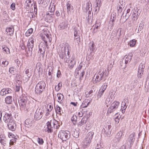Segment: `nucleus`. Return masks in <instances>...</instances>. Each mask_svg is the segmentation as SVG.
I'll list each match as a JSON object with an SVG mask.
<instances>
[{
	"label": "nucleus",
	"instance_id": "nucleus-1",
	"mask_svg": "<svg viewBox=\"0 0 149 149\" xmlns=\"http://www.w3.org/2000/svg\"><path fill=\"white\" fill-rule=\"evenodd\" d=\"M28 100V97L25 95H22L20 97L19 100V103L20 107L21 110H26L27 111L31 110L33 111L36 107V104L33 101V103L27 102Z\"/></svg>",
	"mask_w": 149,
	"mask_h": 149
},
{
	"label": "nucleus",
	"instance_id": "nucleus-2",
	"mask_svg": "<svg viewBox=\"0 0 149 149\" xmlns=\"http://www.w3.org/2000/svg\"><path fill=\"white\" fill-rule=\"evenodd\" d=\"M106 72V70L103 68H101L97 74L94 75L93 79L94 83H97L100 81L102 78V77Z\"/></svg>",
	"mask_w": 149,
	"mask_h": 149
},
{
	"label": "nucleus",
	"instance_id": "nucleus-3",
	"mask_svg": "<svg viewBox=\"0 0 149 149\" xmlns=\"http://www.w3.org/2000/svg\"><path fill=\"white\" fill-rule=\"evenodd\" d=\"M46 84L44 81H41L39 82L36 85L35 92L37 94L41 93L44 90Z\"/></svg>",
	"mask_w": 149,
	"mask_h": 149
},
{
	"label": "nucleus",
	"instance_id": "nucleus-4",
	"mask_svg": "<svg viewBox=\"0 0 149 149\" xmlns=\"http://www.w3.org/2000/svg\"><path fill=\"white\" fill-rule=\"evenodd\" d=\"M94 133L92 132H89L86 136L84 140L83 141V147L84 148H86L90 143L93 138Z\"/></svg>",
	"mask_w": 149,
	"mask_h": 149
},
{
	"label": "nucleus",
	"instance_id": "nucleus-5",
	"mask_svg": "<svg viewBox=\"0 0 149 149\" xmlns=\"http://www.w3.org/2000/svg\"><path fill=\"white\" fill-rule=\"evenodd\" d=\"M58 136L62 141H65L70 138V134L68 131L61 130L60 131Z\"/></svg>",
	"mask_w": 149,
	"mask_h": 149
},
{
	"label": "nucleus",
	"instance_id": "nucleus-6",
	"mask_svg": "<svg viewBox=\"0 0 149 149\" xmlns=\"http://www.w3.org/2000/svg\"><path fill=\"white\" fill-rule=\"evenodd\" d=\"M42 38L46 44L47 47L48 45L51 44L52 38L48 34H46L44 32L42 33L41 35Z\"/></svg>",
	"mask_w": 149,
	"mask_h": 149
},
{
	"label": "nucleus",
	"instance_id": "nucleus-7",
	"mask_svg": "<svg viewBox=\"0 0 149 149\" xmlns=\"http://www.w3.org/2000/svg\"><path fill=\"white\" fill-rule=\"evenodd\" d=\"M119 105L118 102L116 101L113 102L108 109L107 113H111L117 109Z\"/></svg>",
	"mask_w": 149,
	"mask_h": 149
},
{
	"label": "nucleus",
	"instance_id": "nucleus-8",
	"mask_svg": "<svg viewBox=\"0 0 149 149\" xmlns=\"http://www.w3.org/2000/svg\"><path fill=\"white\" fill-rule=\"evenodd\" d=\"M44 111L42 109H38L35 113L34 115V118L36 120H39L42 117V114Z\"/></svg>",
	"mask_w": 149,
	"mask_h": 149
},
{
	"label": "nucleus",
	"instance_id": "nucleus-9",
	"mask_svg": "<svg viewBox=\"0 0 149 149\" xmlns=\"http://www.w3.org/2000/svg\"><path fill=\"white\" fill-rule=\"evenodd\" d=\"M56 125L53 122L48 121L47 123V127L45 129V131L48 132H52L54 128L55 127Z\"/></svg>",
	"mask_w": 149,
	"mask_h": 149
},
{
	"label": "nucleus",
	"instance_id": "nucleus-10",
	"mask_svg": "<svg viewBox=\"0 0 149 149\" xmlns=\"http://www.w3.org/2000/svg\"><path fill=\"white\" fill-rule=\"evenodd\" d=\"M135 135V133H133L129 135L127 140V144L131 145L133 143L134 141Z\"/></svg>",
	"mask_w": 149,
	"mask_h": 149
},
{
	"label": "nucleus",
	"instance_id": "nucleus-11",
	"mask_svg": "<svg viewBox=\"0 0 149 149\" xmlns=\"http://www.w3.org/2000/svg\"><path fill=\"white\" fill-rule=\"evenodd\" d=\"M35 40L32 37L29 38L27 44V47L29 50H32V48L34 46V42Z\"/></svg>",
	"mask_w": 149,
	"mask_h": 149
},
{
	"label": "nucleus",
	"instance_id": "nucleus-12",
	"mask_svg": "<svg viewBox=\"0 0 149 149\" xmlns=\"http://www.w3.org/2000/svg\"><path fill=\"white\" fill-rule=\"evenodd\" d=\"M11 115L9 114L6 113L4 116L3 120L6 123H8L13 121L11 120Z\"/></svg>",
	"mask_w": 149,
	"mask_h": 149
},
{
	"label": "nucleus",
	"instance_id": "nucleus-13",
	"mask_svg": "<svg viewBox=\"0 0 149 149\" xmlns=\"http://www.w3.org/2000/svg\"><path fill=\"white\" fill-rule=\"evenodd\" d=\"M123 134V132L120 131L118 132L116 135L114 139L113 140V142L115 143H117L121 139Z\"/></svg>",
	"mask_w": 149,
	"mask_h": 149
},
{
	"label": "nucleus",
	"instance_id": "nucleus-14",
	"mask_svg": "<svg viewBox=\"0 0 149 149\" xmlns=\"http://www.w3.org/2000/svg\"><path fill=\"white\" fill-rule=\"evenodd\" d=\"M12 92V90L9 88L2 89L0 92V95L2 96L5 95L6 94L10 93Z\"/></svg>",
	"mask_w": 149,
	"mask_h": 149
},
{
	"label": "nucleus",
	"instance_id": "nucleus-15",
	"mask_svg": "<svg viewBox=\"0 0 149 149\" xmlns=\"http://www.w3.org/2000/svg\"><path fill=\"white\" fill-rule=\"evenodd\" d=\"M133 56L132 53H130L128 55H126L125 56L124 59L125 61V63L127 64L130 62Z\"/></svg>",
	"mask_w": 149,
	"mask_h": 149
},
{
	"label": "nucleus",
	"instance_id": "nucleus-16",
	"mask_svg": "<svg viewBox=\"0 0 149 149\" xmlns=\"http://www.w3.org/2000/svg\"><path fill=\"white\" fill-rule=\"evenodd\" d=\"M8 128L13 131H15L16 127V125L13 121L8 123Z\"/></svg>",
	"mask_w": 149,
	"mask_h": 149
},
{
	"label": "nucleus",
	"instance_id": "nucleus-17",
	"mask_svg": "<svg viewBox=\"0 0 149 149\" xmlns=\"http://www.w3.org/2000/svg\"><path fill=\"white\" fill-rule=\"evenodd\" d=\"M39 52L42 54H44L45 51V45L43 43H41L39 46Z\"/></svg>",
	"mask_w": 149,
	"mask_h": 149
},
{
	"label": "nucleus",
	"instance_id": "nucleus-18",
	"mask_svg": "<svg viewBox=\"0 0 149 149\" xmlns=\"http://www.w3.org/2000/svg\"><path fill=\"white\" fill-rule=\"evenodd\" d=\"M127 100H124V101L122 102V106L121 108V110L123 113H124L125 112V110L127 108L126 102H127Z\"/></svg>",
	"mask_w": 149,
	"mask_h": 149
},
{
	"label": "nucleus",
	"instance_id": "nucleus-19",
	"mask_svg": "<svg viewBox=\"0 0 149 149\" xmlns=\"http://www.w3.org/2000/svg\"><path fill=\"white\" fill-rule=\"evenodd\" d=\"M14 29L13 26L9 27L6 29V31L8 34L11 36L14 33Z\"/></svg>",
	"mask_w": 149,
	"mask_h": 149
},
{
	"label": "nucleus",
	"instance_id": "nucleus-20",
	"mask_svg": "<svg viewBox=\"0 0 149 149\" xmlns=\"http://www.w3.org/2000/svg\"><path fill=\"white\" fill-rule=\"evenodd\" d=\"M32 125L31 120L29 119H27L25 121V125L27 127H31Z\"/></svg>",
	"mask_w": 149,
	"mask_h": 149
},
{
	"label": "nucleus",
	"instance_id": "nucleus-21",
	"mask_svg": "<svg viewBox=\"0 0 149 149\" xmlns=\"http://www.w3.org/2000/svg\"><path fill=\"white\" fill-rule=\"evenodd\" d=\"M8 64V61L5 59H1L0 61V64L3 67H6Z\"/></svg>",
	"mask_w": 149,
	"mask_h": 149
},
{
	"label": "nucleus",
	"instance_id": "nucleus-22",
	"mask_svg": "<svg viewBox=\"0 0 149 149\" xmlns=\"http://www.w3.org/2000/svg\"><path fill=\"white\" fill-rule=\"evenodd\" d=\"M138 13L137 12H133L132 15V19L133 20L136 21L137 19L139 16Z\"/></svg>",
	"mask_w": 149,
	"mask_h": 149
},
{
	"label": "nucleus",
	"instance_id": "nucleus-23",
	"mask_svg": "<svg viewBox=\"0 0 149 149\" xmlns=\"http://www.w3.org/2000/svg\"><path fill=\"white\" fill-rule=\"evenodd\" d=\"M57 96L58 98V102L60 103L62 102L64 97L63 95L61 93H58Z\"/></svg>",
	"mask_w": 149,
	"mask_h": 149
},
{
	"label": "nucleus",
	"instance_id": "nucleus-24",
	"mask_svg": "<svg viewBox=\"0 0 149 149\" xmlns=\"http://www.w3.org/2000/svg\"><path fill=\"white\" fill-rule=\"evenodd\" d=\"M5 101L7 104H11L12 101V97L11 96L6 97L5 99Z\"/></svg>",
	"mask_w": 149,
	"mask_h": 149
},
{
	"label": "nucleus",
	"instance_id": "nucleus-25",
	"mask_svg": "<svg viewBox=\"0 0 149 149\" xmlns=\"http://www.w3.org/2000/svg\"><path fill=\"white\" fill-rule=\"evenodd\" d=\"M69 47V45L68 44L66 43L65 44L64 52H65V54L67 53V54H70Z\"/></svg>",
	"mask_w": 149,
	"mask_h": 149
},
{
	"label": "nucleus",
	"instance_id": "nucleus-26",
	"mask_svg": "<svg viewBox=\"0 0 149 149\" xmlns=\"http://www.w3.org/2000/svg\"><path fill=\"white\" fill-rule=\"evenodd\" d=\"M92 8L91 3L89 2L87 3L86 4V10L87 11L88 10V13H91V10Z\"/></svg>",
	"mask_w": 149,
	"mask_h": 149
},
{
	"label": "nucleus",
	"instance_id": "nucleus-27",
	"mask_svg": "<svg viewBox=\"0 0 149 149\" xmlns=\"http://www.w3.org/2000/svg\"><path fill=\"white\" fill-rule=\"evenodd\" d=\"M29 68H26L25 71V73L27 77H26L25 80L26 81L28 80L30 77L31 75L29 74Z\"/></svg>",
	"mask_w": 149,
	"mask_h": 149
},
{
	"label": "nucleus",
	"instance_id": "nucleus-28",
	"mask_svg": "<svg viewBox=\"0 0 149 149\" xmlns=\"http://www.w3.org/2000/svg\"><path fill=\"white\" fill-rule=\"evenodd\" d=\"M2 48L3 52L4 53H6L8 54H9L10 53L9 49L8 47L5 46H2Z\"/></svg>",
	"mask_w": 149,
	"mask_h": 149
},
{
	"label": "nucleus",
	"instance_id": "nucleus-29",
	"mask_svg": "<svg viewBox=\"0 0 149 149\" xmlns=\"http://www.w3.org/2000/svg\"><path fill=\"white\" fill-rule=\"evenodd\" d=\"M76 63L75 61V59L74 58L72 59L70 62V63L69 64V68H72L74 65Z\"/></svg>",
	"mask_w": 149,
	"mask_h": 149
},
{
	"label": "nucleus",
	"instance_id": "nucleus-30",
	"mask_svg": "<svg viewBox=\"0 0 149 149\" xmlns=\"http://www.w3.org/2000/svg\"><path fill=\"white\" fill-rule=\"evenodd\" d=\"M89 103V102L88 101V100H85L83 102L81 107L83 108L86 107L88 105Z\"/></svg>",
	"mask_w": 149,
	"mask_h": 149
},
{
	"label": "nucleus",
	"instance_id": "nucleus-31",
	"mask_svg": "<svg viewBox=\"0 0 149 149\" xmlns=\"http://www.w3.org/2000/svg\"><path fill=\"white\" fill-rule=\"evenodd\" d=\"M86 123V120L85 118H83L81 121L78 123L77 125L78 126H81L83 125L84 124H85Z\"/></svg>",
	"mask_w": 149,
	"mask_h": 149
},
{
	"label": "nucleus",
	"instance_id": "nucleus-32",
	"mask_svg": "<svg viewBox=\"0 0 149 149\" xmlns=\"http://www.w3.org/2000/svg\"><path fill=\"white\" fill-rule=\"evenodd\" d=\"M74 40L76 41L79 44V43L80 42V38L78 35H74Z\"/></svg>",
	"mask_w": 149,
	"mask_h": 149
},
{
	"label": "nucleus",
	"instance_id": "nucleus-33",
	"mask_svg": "<svg viewBox=\"0 0 149 149\" xmlns=\"http://www.w3.org/2000/svg\"><path fill=\"white\" fill-rule=\"evenodd\" d=\"M112 101V98L110 99L109 97L107 98L105 101V103L107 104V106H108V105H109L111 104Z\"/></svg>",
	"mask_w": 149,
	"mask_h": 149
},
{
	"label": "nucleus",
	"instance_id": "nucleus-34",
	"mask_svg": "<svg viewBox=\"0 0 149 149\" xmlns=\"http://www.w3.org/2000/svg\"><path fill=\"white\" fill-rule=\"evenodd\" d=\"M59 54L60 57L63 59V58L65 56V52L64 51L63 52L62 51H59Z\"/></svg>",
	"mask_w": 149,
	"mask_h": 149
},
{
	"label": "nucleus",
	"instance_id": "nucleus-35",
	"mask_svg": "<svg viewBox=\"0 0 149 149\" xmlns=\"http://www.w3.org/2000/svg\"><path fill=\"white\" fill-rule=\"evenodd\" d=\"M69 54H67V55H66V54H65V56L63 58V59H64V60L66 62H68L70 59V56H69Z\"/></svg>",
	"mask_w": 149,
	"mask_h": 149
},
{
	"label": "nucleus",
	"instance_id": "nucleus-36",
	"mask_svg": "<svg viewBox=\"0 0 149 149\" xmlns=\"http://www.w3.org/2000/svg\"><path fill=\"white\" fill-rule=\"evenodd\" d=\"M33 29L32 28L29 29L25 33V35L27 36H29L30 35L33 33Z\"/></svg>",
	"mask_w": 149,
	"mask_h": 149
},
{
	"label": "nucleus",
	"instance_id": "nucleus-37",
	"mask_svg": "<svg viewBox=\"0 0 149 149\" xmlns=\"http://www.w3.org/2000/svg\"><path fill=\"white\" fill-rule=\"evenodd\" d=\"M62 86V84L61 82L59 83L57 86H56L55 88L56 90L57 91H58L61 89Z\"/></svg>",
	"mask_w": 149,
	"mask_h": 149
},
{
	"label": "nucleus",
	"instance_id": "nucleus-38",
	"mask_svg": "<svg viewBox=\"0 0 149 149\" xmlns=\"http://www.w3.org/2000/svg\"><path fill=\"white\" fill-rule=\"evenodd\" d=\"M136 40L135 39H133L130 41V45L131 47H134L136 44Z\"/></svg>",
	"mask_w": 149,
	"mask_h": 149
},
{
	"label": "nucleus",
	"instance_id": "nucleus-39",
	"mask_svg": "<svg viewBox=\"0 0 149 149\" xmlns=\"http://www.w3.org/2000/svg\"><path fill=\"white\" fill-rule=\"evenodd\" d=\"M104 91L102 90H101L100 89L97 95V98H99L101 97L104 93Z\"/></svg>",
	"mask_w": 149,
	"mask_h": 149
},
{
	"label": "nucleus",
	"instance_id": "nucleus-40",
	"mask_svg": "<svg viewBox=\"0 0 149 149\" xmlns=\"http://www.w3.org/2000/svg\"><path fill=\"white\" fill-rule=\"evenodd\" d=\"M113 64H112V61L110 62V64H109L107 68V69L108 72H109V71H110L111 69L113 66Z\"/></svg>",
	"mask_w": 149,
	"mask_h": 149
},
{
	"label": "nucleus",
	"instance_id": "nucleus-41",
	"mask_svg": "<svg viewBox=\"0 0 149 149\" xmlns=\"http://www.w3.org/2000/svg\"><path fill=\"white\" fill-rule=\"evenodd\" d=\"M61 108L58 106H56V113L59 114V115H60L61 114Z\"/></svg>",
	"mask_w": 149,
	"mask_h": 149
},
{
	"label": "nucleus",
	"instance_id": "nucleus-42",
	"mask_svg": "<svg viewBox=\"0 0 149 149\" xmlns=\"http://www.w3.org/2000/svg\"><path fill=\"white\" fill-rule=\"evenodd\" d=\"M59 27L61 30L64 29L66 27V24H61L59 25Z\"/></svg>",
	"mask_w": 149,
	"mask_h": 149
},
{
	"label": "nucleus",
	"instance_id": "nucleus-43",
	"mask_svg": "<svg viewBox=\"0 0 149 149\" xmlns=\"http://www.w3.org/2000/svg\"><path fill=\"white\" fill-rule=\"evenodd\" d=\"M107 86V85L106 83H104L102 86L101 87L100 90L104 91L106 89Z\"/></svg>",
	"mask_w": 149,
	"mask_h": 149
},
{
	"label": "nucleus",
	"instance_id": "nucleus-44",
	"mask_svg": "<svg viewBox=\"0 0 149 149\" xmlns=\"http://www.w3.org/2000/svg\"><path fill=\"white\" fill-rule=\"evenodd\" d=\"M143 71L142 70H138V72L137 74V76L138 77L140 78H141L143 75Z\"/></svg>",
	"mask_w": 149,
	"mask_h": 149
},
{
	"label": "nucleus",
	"instance_id": "nucleus-45",
	"mask_svg": "<svg viewBox=\"0 0 149 149\" xmlns=\"http://www.w3.org/2000/svg\"><path fill=\"white\" fill-rule=\"evenodd\" d=\"M80 72V71H79L78 70L77 68L74 74V76L76 78H77L79 77V74Z\"/></svg>",
	"mask_w": 149,
	"mask_h": 149
},
{
	"label": "nucleus",
	"instance_id": "nucleus-46",
	"mask_svg": "<svg viewBox=\"0 0 149 149\" xmlns=\"http://www.w3.org/2000/svg\"><path fill=\"white\" fill-rule=\"evenodd\" d=\"M67 7L68 13H69V12H70V10L71 9H72V6H71L70 4L69 3H68L67 4Z\"/></svg>",
	"mask_w": 149,
	"mask_h": 149
},
{
	"label": "nucleus",
	"instance_id": "nucleus-47",
	"mask_svg": "<svg viewBox=\"0 0 149 149\" xmlns=\"http://www.w3.org/2000/svg\"><path fill=\"white\" fill-rule=\"evenodd\" d=\"M145 67V65L143 64H141L139 65V66L138 70H142L143 71Z\"/></svg>",
	"mask_w": 149,
	"mask_h": 149
},
{
	"label": "nucleus",
	"instance_id": "nucleus-48",
	"mask_svg": "<svg viewBox=\"0 0 149 149\" xmlns=\"http://www.w3.org/2000/svg\"><path fill=\"white\" fill-rule=\"evenodd\" d=\"M38 143L40 145H42L44 143V141L42 139L38 138L37 139Z\"/></svg>",
	"mask_w": 149,
	"mask_h": 149
},
{
	"label": "nucleus",
	"instance_id": "nucleus-49",
	"mask_svg": "<svg viewBox=\"0 0 149 149\" xmlns=\"http://www.w3.org/2000/svg\"><path fill=\"white\" fill-rule=\"evenodd\" d=\"M93 92V91L92 90H90L89 92L87 91L86 92V94L87 96L88 97H91L92 96L91 94Z\"/></svg>",
	"mask_w": 149,
	"mask_h": 149
},
{
	"label": "nucleus",
	"instance_id": "nucleus-50",
	"mask_svg": "<svg viewBox=\"0 0 149 149\" xmlns=\"http://www.w3.org/2000/svg\"><path fill=\"white\" fill-rule=\"evenodd\" d=\"M94 44L93 42H92L91 43V45L89 46V48L90 51H91V52L93 51V50L94 49Z\"/></svg>",
	"mask_w": 149,
	"mask_h": 149
},
{
	"label": "nucleus",
	"instance_id": "nucleus-51",
	"mask_svg": "<svg viewBox=\"0 0 149 149\" xmlns=\"http://www.w3.org/2000/svg\"><path fill=\"white\" fill-rule=\"evenodd\" d=\"M116 19H112V18H110L109 23L111 24V27H112L114 24V22Z\"/></svg>",
	"mask_w": 149,
	"mask_h": 149
},
{
	"label": "nucleus",
	"instance_id": "nucleus-52",
	"mask_svg": "<svg viewBox=\"0 0 149 149\" xmlns=\"http://www.w3.org/2000/svg\"><path fill=\"white\" fill-rule=\"evenodd\" d=\"M130 9H128L127 10V13L125 15V17H127V18H126V20H127L129 17V16L130 15V13H129L130 12Z\"/></svg>",
	"mask_w": 149,
	"mask_h": 149
},
{
	"label": "nucleus",
	"instance_id": "nucleus-53",
	"mask_svg": "<svg viewBox=\"0 0 149 149\" xmlns=\"http://www.w3.org/2000/svg\"><path fill=\"white\" fill-rule=\"evenodd\" d=\"M74 35H78L79 30L76 27L74 28Z\"/></svg>",
	"mask_w": 149,
	"mask_h": 149
},
{
	"label": "nucleus",
	"instance_id": "nucleus-54",
	"mask_svg": "<svg viewBox=\"0 0 149 149\" xmlns=\"http://www.w3.org/2000/svg\"><path fill=\"white\" fill-rule=\"evenodd\" d=\"M15 141L16 140L14 138L10 140V142L9 143L10 145H13L14 144V143H15Z\"/></svg>",
	"mask_w": 149,
	"mask_h": 149
},
{
	"label": "nucleus",
	"instance_id": "nucleus-55",
	"mask_svg": "<svg viewBox=\"0 0 149 149\" xmlns=\"http://www.w3.org/2000/svg\"><path fill=\"white\" fill-rule=\"evenodd\" d=\"M53 14H52V15H51L50 14H49V13H48V14L47 16V18H49V19L50 20H52V19L53 18Z\"/></svg>",
	"mask_w": 149,
	"mask_h": 149
},
{
	"label": "nucleus",
	"instance_id": "nucleus-56",
	"mask_svg": "<svg viewBox=\"0 0 149 149\" xmlns=\"http://www.w3.org/2000/svg\"><path fill=\"white\" fill-rule=\"evenodd\" d=\"M4 140H6L5 136L3 134H1L0 135V141Z\"/></svg>",
	"mask_w": 149,
	"mask_h": 149
},
{
	"label": "nucleus",
	"instance_id": "nucleus-57",
	"mask_svg": "<svg viewBox=\"0 0 149 149\" xmlns=\"http://www.w3.org/2000/svg\"><path fill=\"white\" fill-rule=\"evenodd\" d=\"M77 119V117L76 115H74L71 118L72 121H76Z\"/></svg>",
	"mask_w": 149,
	"mask_h": 149
},
{
	"label": "nucleus",
	"instance_id": "nucleus-58",
	"mask_svg": "<svg viewBox=\"0 0 149 149\" xmlns=\"http://www.w3.org/2000/svg\"><path fill=\"white\" fill-rule=\"evenodd\" d=\"M15 3H12L11 5V8L13 10H15Z\"/></svg>",
	"mask_w": 149,
	"mask_h": 149
},
{
	"label": "nucleus",
	"instance_id": "nucleus-59",
	"mask_svg": "<svg viewBox=\"0 0 149 149\" xmlns=\"http://www.w3.org/2000/svg\"><path fill=\"white\" fill-rule=\"evenodd\" d=\"M41 66V65L40 63H38L36 65V68L39 71H40V68Z\"/></svg>",
	"mask_w": 149,
	"mask_h": 149
},
{
	"label": "nucleus",
	"instance_id": "nucleus-60",
	"mask_svg": "<svg viewBox=\"0 0 149 149\" xmlns=\"http://www.w3.org/2000/svg\"><path fill=\"white\" fill-rule=\"evenodd\" d=\"M6 140H4L0 141V142L3 145L5 146L6 145Z\"/></svg>",
	"mask_w": 149,
	"mask_h": 149
},
{
	"label": "nucleus",
	"instance_id": "nucleus-61",
	"mask_svg": "<svg viewBox=\"0 0 149 149\" xmlns=\"http://www.w3.org/2000/svg\"><path fill=\"white\" fill-rule=\"evenodd\" d=\"M116 13H111V18H112V19H116Z\"/></svg>",
	"mask_w": 149,
	"mask_h": 149
},
{
	"label": "nucleus",
	"instance_id": "nucleus-62",
	"mask_svg": "<svg viewBox=\"0 0 149 149\" xmlns=\"http://www.w3.org/2000/svg\"><path fill=\"white\" fill-rule=\"evenodd\" d=\"M20 87L19 84L16 85L15 90L16 91L18 92L19 91Z\"/></svg>",
	"mask_w": 149,
	"mask_h": 149
},
{
	"label": "nucleus",
	"instance_id": "nucleus-63",
	"mask_svg": "<svg viewBox=\"0 0 149 149\" xmlns=\"http://www.w3.org/2000/svg\"><path fill=\"white\" fill-rule=\"evenodd\" d=\"M15 71V69L13 67H11L9 68V72L12 74Z\"/></svg>",
	"mask_w": 149,
	"mask_h": 149
},
{
	"label": "nucleus",
	"instance_id": "nucleus-64",
	"mask_svg": "<svg viewBox=\"0 0 149 149\" xmlns=\"http://www.w3.org/2000/svg\"><path fill=\"white\" fill-rule=\"evenodd\" d=\"M54 8L53 7V6L51 7L50 11L51 13V15H52V14H53L54 12Z\"/></svg>",
	"mask_w": 149,
	"mask_h": 149
}]
</instances>
